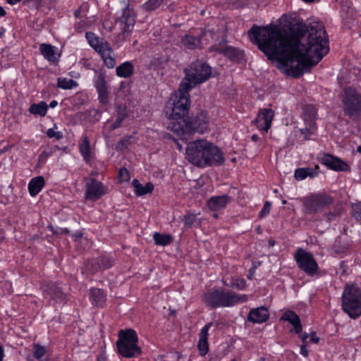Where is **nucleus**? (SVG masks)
I'll use <instances>...</instances> for the list:
<instances>
[{
  "instance_id": "nucleus-47",
  "label": "nucleus",
  "mask_w": 361,
  "mask_h": 361,
  "mask_svg": "<svg viewBox=\"0 0 361 361\" xmlns=\"http://www.w3.org/2000/svg\"><path fill=\"white\" fill-rule=\"evenodd\" d=\"M232 287L238 290H243L246 287V281L243 279H236L233 283Z\"/></svg>"
},
{
  "instance_id": "nucleus-35",
  "label": "nucleus",
  "mask_w": 361,
  "mask_h": 361,
  "mask_svg": "<svg viewBox=\"0 0 361 361\" xmlns=\"http://www.w3.org/2000/svg\"><path fill=\"white\" fill-rule=\"evenodd\" d=\"M153 239L157 245L166 246L169 245L173 238L170 234H161L159 232H155L153 235Z\"/></svg>"
},
{
  "instance_id": "nucleus-13",
  "label": "nucleus",
  "mask_w": 361,
  "mask_h": 361,
  "mask_svg": "<svg viewBox=\"0 0 361 361\" xmlns=\"http://www.w3.org/2000/svg\"><path fill=\"white\" fill-rule=\"evenodd\" d=\"M106 193L104 186L95 178H91L86 183L85 197L87 200H97Z\"/></svg>"
},
{
  "instance_id": "nucleus-17",
  "label": "nucleus",
  "mask_w": 361,
  "mask_h": 361,
  "mask_svg": "<svg viewBox=\"0 0 361 361\" xmlns=\"http://www.w3.org/2000/svg\"><path fill=\"white\" fill-rule=\"evenodd\" d=\"M269 317V313L267 308L261 306L259 307L252 309L248 315L247 321L253 324H260L266 322Z\"/></svg>"
},
{
  "instance_id": "nucleus-5",
  "label": "nucleus",
  "mask_w": 361,
  "mask_h": 361,
  "mask_svg": "<svg viewBox=\"0 0 361 361\" xmlns=\"http://www.w3.org/2000/svg\"><path fill=\"white\" fill-rule=\"evenodd\" d=\"M190 91H185L179 85L178 92L173 94L168 102L165 112L166 116L173 120L184 118L188 114L190 105Z\"/></svg>"
},
{
  "instance_id": "nucleus-55",
  "label": "nucleus",
  "mask_w": 361,
  "mask_h": 361,
  "mask_svg": "<svg viewBox=\"0 0 361 361\" xmlns=\"http://www.w3.org/2000/svg\"><path fill=\"white\" fill-rule=\"evenodd\" d=\"M300 338L302 341L303 343L305 344L307 339L309 338L310 335L307 333L299 334Z\"/></svg>"
},
{
  "instance_id": "nucleus-64",
  "label": "nucleus",
  "mask_w": 361,
  "mask_h": 361,
  "mask_svg": "<svg viewBox=\"0 0 361 361\" xmlns=\"http://www.w3.org/2000/svg\"><path fill=\"white\" fill-rule=\"evenodd\" d=\"M357 152L361 153V145L357 148Z\"/></svg>"
},
{
  "instance_id": "nucleus-39",
  "label": "nucleus",
  "mask_w": 361,
  "mask_h": 361,
  "mask_svg": "<svg viewBox=\"0 0 361 361\" xmlns=\"http://www.w3.org/2000/svg\"><path fill=\"white\" fill-rule=\"evenodd\" d=\"M164 0H148L142 4V8L146 11H152L159 8Z\"/></svg>"
},
{
  "instance_id": "nucleus-40",
  "label": "nucleus",
  "mask_w": 361,
  "mask_h": 361,
  "mask_svg": "<svg viewBox=\"0 0 361 361\" xmlns=\"http://www.w3.org/2000/svg\"><path fill=\"white\" fill-rule=\"evenodd\" d=\"M121 21L125 24L123 30L124 32H130L132 30V27L134 25V18L130 16H126V14H124L121 18Z\"/></svg>"
},
{
  "instance_id": "nucleus-26",
  "label": "nucleus",
  "mask_w": 361,
  "mask_h": 361,
  "mask_svg": "<svg viewBox=\"0 0 361 361\" xmlns=\"http://www.w3.org/2000/svg\"><path fill=\"white\" fill-rule=\"evenodd\" d=\"M318 166H315L314 168H298L295 171L294 177L298 180H302L307 177L314 178L318 175Z\"/></svg>"
},
{
  "instance_id": "nucleus-11",
  "label": "nucleus",
  "mask_w": 361,
  "mask_h": 361,
  "mask_svg": "<svg viewBox=\"0 0 361 361\" xmlns=\"http://www.w3.org/2000/svg\"><path fill=\"white\" fill-rule=\"evenodd\" d=\"M294 258L298 267L307 275L312 276L317 274L319 266L312 253L299 247L294 255Z\"/></svg>"
},
{
  "instance_id": "nucleus-49",
  "label": "nucleus",
  "mask_w": 361,
  "mask_h": 361,
  "mask_svg": "<svg viewBox=\"0 0 361 361\" xmlns=\"http://www.w3.org/2000/svg\"><path fill=\"white\" fill-rule=\"evenodd\" d=\"M130 143V137L121 139L117 145V149H123L127 148Z\"/></svg>"
},
{
  "instance_id": "nucleus-20",
  "label": "nucleus",
  "mask_w": 361,
  "mask_h": 361,
  "mask_svg": "<svg viewBox=\"0 0 361 361\" xmlns=\"http://www.w3.org/2000/svg\"><path fill=\"white\" fill-rule=\"evenodd\" d=\"M205 34V30H201V34L198 36H193L190 34H186L181 39L183 45L188 49L201 48V41L203 35Z\"/></svg>"
},
{
  "instance_id": "nucleus-12",
  "label": "nucleus",
  "mask_w": 361,
  "mask_h": 361,
  "mask_svg": "<svg viewBox=\"0 0 361 361\" xmlns=\"http://www.w3.org/2000/svg\"><path fill=\"white\" fill-rule=\"evenodd\" d=\"M42 290L44 295L58 302H64L66 301V294L63 293L61 287L54 282H49L42 286Z\"/></svg>"
},
{
  "instance_id": "nucleus-53",
  "label": "nucleus",
  "mask_w": 361,
  "mask_h": 361,
  "mask_svg": "<svg viewBox=\"0 0 361 361\" xmlns=\"http://www.w3.org/2000/svg\"><path fill=\"white\" fill-rule=\"evenodd\" d=\"M300 353L304 357H307L308 356V350H307V349L306 348V345L304 344V343L300 346Z\"/></svg>"
},
{
  "instance_id": "nucleus-37",
  "label": "nucleus",
  "mask_w": 361,
  "mask_h": 361,
  "mask_svg": "<svg viewBox=\"0 0 361 361\" xmlns=\"http://www.w3.org/2000/svg\"><path fill=\"white\" fill-rule=\"evenodd\" d=\"M57 86L63 90H71L78 86V82L73 79L59 78L57 80Z\"/></svg>"
},
{
  "instance_id": "nucleus-6",
  "label": "nucleus",
  "mask_w": 361,
  "mask_h": 361,
  "mask_svg": "<svg viewBox=\"0 0 361 361\" xmlns=\"http://www.w3.org/2000/svg\"><path fill=\"white\" fill-rule=\"evenodd\" d=\"M138 337L135 331L132 329L121 330L116 346L118 353L126 358L137 357L142 353V349L137 345Z\"/></svg>"
},
{
  "instance_id": "nucleus-27",
  "label": "nucleus",
  "mask_w": 361,
  "mask_h": 361,
  "mask_svg": "<svg viewBox=\"0 0 361 361\" xmlns=\"http://www.w3.org/2000/svg\"><path fill=\"white\" fill-rule=\"evenodd\" d=\"M134 66L130 61L123 62L116 68L117 76L123 78H130L134 74Z\"/></svg>"
},
{
  "instance_id": "nucleus-61",
  "label": "nucleus",
  "mask_w": 361,
  "mask_h": 361,
  "mask_svg": "<svg viewBox=\"0 0 361 361\" xmlns=\"http://www.w3.org/2000/svg\"><path fill=\"white\" fill-rule=\"evenodd\" d=\"M4 238H5V237L4 235V233L1 231H0V241L4 240Z\"/></svg>"
},
{
  "instance_id": "nucleus-14",
  "label": "nucleus",
  "mask_w": 361,
  "mask_h": 361,
  "mask_svg": "<svg viewBox=\"0 0 361 361\" xmlns=\"http://www.w3.org/2000/svg\"><path fill=\"white\" fill-rule=\"evenodd\" d=\"M94 84L98 92V99L99 102L103 104L108 103L109 96L105 73L103 72L97 73L96 71Z\"/></svg>"
},
{
  "instance_id": "nucleus-24",
  "label": "nucleus",
  "mask_w": 361,
  "mask_h": 361,
  "mask_svg": "<svg viewBox=\"0 0 361 361\" xmlns=\"http://www.w3.org/2000/svg\"><path fill=\"white\" fill-rule=\"evenodd\" d=\"M304 120L307 126L314 128L316 126L317 109L312 104H307L302 107Z\"/></svg>"
},
{
  "instance_id": "nucleus-48",
  "label": "nucleus",
  "mask_w": 361,
  "mask_h": 361,
  "mask_svg": "<svg viewBox=\"0 0 361 361\" xmlns=\"http://www.w3.org/2000/svg\"><path fill=\"white\" fill-rule=\"evenodd\" d=\"M118 178L121 181H128L130 179V174L128 171L125 168L120 169Z\"/></svg>"
},
{
  "instance_id": "nucleus-45",
  "label": "nucleus",
  "mask_w": 361,
  "mask_h": 361,
  "mask_svg": "<svg viewBox=\"0 0 361 361\" xmlns=\"http://www.w3.org/2000/svg\"><path fill=\"white\" fill-rule=\"evenodd\" d=\"M271 204L269 202L267 201L264 203V204L263 206V208L259 212V217L260 219H262L266 215L269 214L270 213V211H271Z\"/></svg>"
},
{
  "instance_id": "nucleus-34",
  "label": "nucleus",
  "mask_w": 361,
  "mask_h": 361,
  "mask_svg": "<svg viewBox=\"0 0 361 361\" xmlns=\"http://www.w3.org/2000/svg\"><path fill=\"white\" fill-rule=\"evenodd\" d=\"M39 50L43 56L48 61L52 62L56 61L54 47L51 44H42L39 46Z\"/></svg>"
},
{
  "instance_id": "nucleus-44",
  "label": "nucleus",
  "mask_w": 361,
  "mask_h": 361,
  "mask_svg": "<svg viewBox=\"0 0 361 361\" xmlns=\"http://www.w3.org/2000/svg\"><path fill=\"white\" fill-rule=\"evenodd\" d=\"M52 154V149L50 148L45 149L38 157V165L44 164L47 158Z\"/></svg>"
},
{
  "instance_id": "nucleus-8",
  "label": "nucleus",
  "mask_w": 361,
  "mask_h": 361,
  "mask_svg": "<svg viewBox=\"0 0 361 361\" xmlns=\"http://www.w3.org/2000/svg\"><path fill=\"white\" fill-rule=\"evenodd\" d=\"M184 125L180 122H173L170 127L171 130L179 135H184L185 132L204 133L208 128V118L204 111L197 112L195 116L188 118L183 121Z\"/></svg>"
},
{
  "instance_id": "nucleus-50",
  "label": "nucleus",
  "mask_w": 361,
  "mask_h": 361,
  "mask_svg": "<svg viewBox=\"0 0 361 361\" xmlns=\"http://www.w3.org/2000/svg\"><path fill=\"white\" fill-rule=\"evenodd\" d=\"M340 244H341V240L336 239L334 244V248L336 252H337V253L343 252L348 249L347 246L345 245L343 247H341Z\"/></svg>"
},
{
  "instance_id": "nucleus-28",
  "label": "nucleus",
  "mask_w": 361,
  "mask_h": 361,
  "mask_svg": "<svg viewBox=\"0 0 361 361\" xmlns=\"http://www.w3.org/2000/svg\"><path fill=\"white\" fill-rule=\"evenodd\" d=\"M45 184L44 178L42 176H37L32 178L28 184V190L31 196L37 195Z\"/></svg>"
},
{
  "instance_id": "nucleus-33",
  "label": "nucleus",
  "mask_w": 361,
  "mask_h": 361,
  "mask_svg": "<svg viewBox=\"0 0 361 361\" xmlns=\"http://www.w3.org/2000/svg\"><path fill=\"white\" fill-rule=\"evenodd\" d=\"M99 55L108 68H113L116 66V59L113 56V50L110 46L100 53Z\"/></svg>"
},
{
  "instance_id": "nucleus-18",
  "label": "nucleus",
  "mask_w": 361,
  "mask_h": 361,
  "mask_svg": "<svg viewBox=\"0 0 361 361\" xmlns=\"http://www.w3.org/2000/svg\"><path fill=\"white\" fill-rule=\"evenodd\" d=\"M212 49L231 60H240L243 57V52L232 46L219 45Z\"/></svg>"
},
{
  "instance_id": "nucleus-4",
  "label": "nucleus",
  "mask_w": 361,
  "mask_h": 361,
  "mask_svg": "<svg viewBox=\"0 0 361 361\" xmlns=\"http://www.w3.org/2000/svg\"><path fill=\"white\" fill-rule=\"evenodd\" d=\"M184 73L185 76L180 85L181 89L187 92L212 77V67L207 63L197 59L184 69Z\"/></svg>"
},
{
  "instance_id": "nucleus-1",
  "label": "nucleus",
  "mask_w": 361,
  "mask_h": 361,
  "mask_svg": "<svg viewBox=\"0 0 361 361\" xmlns=\"http://www.w3.org/2000/svg\"><path fill=\"white\" fill-rule=\"evenodd\" d=\"M248 35L269 60L287 68L288 75L295 78L310 71L329 51L327 34L319 23L307 26L297 22L288 29L254 25Z\"/></svg>"
},
{
  "instance_id": "nucleus-59",
  "label": "nucleus",
  "mask_w": 361,
  "mask_h": 361,
  "mask_svg": "<svg viewBox=\"0 0 361 361\" xmlns=\"http://www.w3.org/2000/svg\"><path fill=\"white\" fill-rule=\"evenodd\" d=\"M251 139L254 142H257L259 140V137L257 135H252Z\"/></svg>"
},
{
  "instance_id": "nucleus-30",
  "label": "nucleus",
  "mask_w": 361,
  "mask_h": 361,
  "mask_svg": "<svg viewBox=\"0 0 361 361\" xmlns=\"http://www.w3.org/2000/svg\"><path fill=\"white\" fill-rule=\"evenodd\" d=\"M79 151L86 163L91 161V149L88 137L85 136L82 142L79 145Z\"/></svg>"
},
{
  "instance_id": "nucleus-10",
  "label": "nucleus",
  "mask_w": 361,
  "mask_h": 361,
  "mask_svg": "<svg viewBox=\"0 0 361 361\" xmlns=\"http://www.w3.org/2000/svg\"><path fill=\"white\" fill-rule=\"evenodd\" d=\"M334 202V198L326 192L311 194L304 197V213L309 215L317 214L333 204Z\"/></svg>"
},
{
  "instance_id": "nucleus-16",
  "label": "nucleus",
  "mask_w": 361,
  "mask_h": 361,
  "mask_svg": "<svg viewBox=\"0 0 361 361\" xmlns=\"http://www.w3.org/2000/svg\"><path fill=\"white\" fill-rule=\"evenodd\" d=\"M274 111L271 109H263L257 114L255 123L259 130L267 131L271 125Z\"/></svg>"
},
{
  "instance_id": "nucleus-29",
  "label": "nucleus",
  "mask_w": 361,
  "mask_h": 361,
  "mask_svg": "<svg viewBox=\"0 0 361 361\" xmlns=\"http://www.w3.org/2000/svg\"><path fill=\"white\" fill-rule=\"evenodd\" d=\"M134 188L135 192L137 195L142 196L147 195L148 193H151L154 190V185L152 183H147L145 186H143L138 180L134 179L132 183Z\"/></svg>"
},
{
  "instance_id": "nucleus-25",
  "label": "nucleus",
  "mask_w": 361,
  "mask_h": 361,
  "mask_svg": "<svg viewBox=\"0 0 361 361\" xmlns=\"http://www.w3.org/2000/svg\"><path fill=\"white\" fill-rule=\"evenodd\" d=\"M106 294L100 288H91L90 290V300L92 304L96 307H102L106 302Z\"/></svg>"
},
{
  "instance_id": "nucleus-32",
  "label": "nucleus",
  "mask_w": 361,
  "mask_h": 361,
  "mask_svg": "<svg viewBox=\"0 0 361 361\" xmlns=\"http://www.w3.org/2000/svg\"><path fill=\"white\" fill-rule=\"evenodd\" d=\"M343 212V208L342 206L339 204H336L332 210L324 212L323 216L326 221L331 222L339 219Z\"/></svg>"
},
{
  "instance_id": "nucleus-9",
  "label": "nucleus",
  "mask_w": 361,
  "mask_h": 361,
  "mask_svg": "<svg viewBox=\"0 0 361 361\" xmlns=\"http://www.w3.org/2000/svg\"><path fill=\"white\" fill-rule=\"evenodd\" d=\"M342 103L344 116L358 121L361 117V94L354 88L346 87L342 95Z\"/></svg>"
},
{
  "instance_id": "nucleus-2",
  "label": "nucleus",
  "mask_w": 361,
  "mask_h": 361,
  "mask_svg": "<svg viewBox=\"0 0 361 361\" xmlns=\"http://www.w3.org/2000/svg\"><path fill=\"white\" fill-rule=\"evenodd\" d=\"M185 154L189 162L201 168L221 166L225 161L224 154L221 149L203 139L190 142Z\"/></svg>"
},
{
  "instance_id": "nucleus-23",
  "label": "nucleus",
  "mask_w": 361,
  "mask_h": 361,
  "mask_svg": "<svg viewBox=\"0 0 361 361\" xmlns=\"http://www.w3.org/2000/svg\"><path fill=\"white\" fill-rule=\"evenodd\" d=\"M85 37L89 44L99 54L104 51L110 45L106 41H100L93 32H87L85 33Z\"/></svg>"
},
{
  "instance_id": "nucleus-38",
  "label": "nucleus",
  "mask_w": 361,
  "mask_h": 361,
  "mask_svg": "<svg viewBox=\"0 0 361 361\" xmlns=\"http://www.w3.org/2000/svg\"><path fill=\"white\" fill-rule=\"evenodd\" d=\"M94 262L99 267H101L102 269H109L114 264V261L111 258L104 257V256H102V257L97 258L94 260Z\"/></svg>"
},
{
  "instance_id": "nucleus-7",
  "label": "nucleus",
  "mask_w": 361,
  "mask_h": 361,
  "mask_svg": "<svg viewBox=\"0 0 361 361\" xmlns=\"http://www.w3.org/2000/svg\"><path fill=\"white\" fill-rule=\"evenodd\" d=\"M342 309L352 319L361 315V290L357 286L345 285L342 295Z\"/></svg>"
},
{
  "instance_id": "nucleus-3",
  "label": "nucleus",
  "mask_w": 361,
  "mask_h": 361,
  "mask_svg": "<svg viewBox=\"0 0 361 361\" xmlns=\"http://www.w3.org/2000/svg\"><path fill=\"white\" fill-rule=\"evenodd\" d=\"M247 300L245 295H239L231 290L225 291L221 288H213L202 295V301L211 309L232 307Z\"/></svg>"
},
{
  "instance_id": "nucleus-43",
  "label": "nucleus",
  "mask_w": 361,
  "mask_h": 361,
  "mask_svg": "<svg viewBox=\"0 0 361 361\" xmlns=\"http://www.w3.org/2000/svg\"><path fill=\"white\" fill-rule=\"evenodd\" d=\"M170 58L167 55H161V56L154 59V63H152L157 68L161 67L164 68L166 64L169 61Z\"/></svg>"
},
{
  "instance_id": "nucleus-56",
  "label": "nucleus",
  "mask_w": 361,
  "mask_h": 361,
  "mask_svg": "<svg viewBox=\"0 0 361 361\" xmlns=\"http://www.w3.org/2000/svg\"><path fill=\"white\" fill-rule=\"evenodd\" d=\"M57 104H58L57 101H56V100H53V101H51V102L49 103V106H50L51 108H55V107L57 106Z\"/></svg>"
},
{
  "instance_id": "nucleus-51",
  "label": "nucleus",
  "mask_w": 361,
  "mask_h": 361,
  "mask_svg": "<svg viewBox=\"0 0 361 361\" xmlns=\"http://www.w3.org/2000/svg\"><path fill=\"white\" fill-rule=\"evenodd\" d=\"M195 216L193 215H185L184 216L185 225L191 227L195 222Z\"/></svg>"
},
{
  "instance_id": "nucleus-41",
  "label": "nucleus",
  "mask_w": 361,
  "mask_h": 361,
  "mask_svg": "<svg viewBox=\"0 0 361 361\" xmlns=\"http://www.w3.org/2000/svg\"><path fill=\"white\" fill-rule=\"evenodd\" d=\"M33 348V356L37 360H40L46 353L44 347L38 343L35 344Z\"/></svg>"
},
{
  "instance_id": "nucleus-15",
  "label": "nucleus",
  "mask_w": 361,
  "mask_h": 361,
  "mask_svg": "<svg viewBox=\"0 0 361 361\" xmlns=\"http://www.w3.org/2000/svg\"><path fill=\"white\" fill-rule=\"evenodd\" d=\"M321 163L329 169L336 171H346L349 168V166L345 161L329 154L322 155Z\"/></svg>"
},
{
  "instance_id": "nucleus-54",
  "label": "nucleus",
  "mask_w": 361,
  "mask_h": 361,
  "mask_svg": "<svg viewBox=\"0 0 361 361\" xmlns=\"http://www.w3.org/2000/svg\"><path fill=\"white\" fill-rule=\"evenodd\" d=\"M255 269H256L255 267H251L249 269L248 274L247 276L248 279H252V277L254 276V274H255Z\"/></svg>"
},
{
  "instance_id": "nucleus-42",
  "label": "nucleus",
  "mask_w": 361,
  "mask_h": 361,
  "mask_svg": "<svg viewBox=\"0 0 361 361\" xmlns=\"http://www.w3.org/2000/svg\"><path fill=\"white\" fill-rule=\"evenodd\" d=\"M57 128L56 124L54 125V128H49L47 131V135L49 138L54 137L55 139L59 140L63 138V133L61 131H56L55 129Z\"/></svg>"
},
{
  "instance_id": "nucleus-58",
  "label": "nucleus",
  "mask_w": 361,
  "mask_h": 361,
  "mask_svg": "<svg viewBox=\"0 0 361 361\" xmlns=\"http://www.w3.org/2000/svg\"><path fill=\"white\" fill-rule=\"evenodd\" d=\"M6 14V12L5 11V10L3 8V7H1L0 6V16L1 17H3V16H5Z\"/></svg>"
},
{
  "instance_id": "nucleus-60",
  "label": "nucleus",
  "mask_w": 361,
  "mask_h": 361,
  "mask_svg": "<svg viewBox=\"0 0 361 361\" xmlns=\"http://www.w3.org/2000/svg\"><path fill=\"white\" fill-rule=\"evenodd\" d=\"M48 228L50 231H51L54 234L57 233V232L54 230V228L53 226H49Z\"/></svg>"
},
{
  "instance_id": "nucleus-62",
  "label": "nucleus",
  "mask_w": 361,
  "mask_h": 361,
  "mask_svg": "<svg viewBox=\"0 0 361 361\" xmlns=\"http://www.w3.org/2000/svg\"><path fill=\"white\" fill-rule=\"evenodd\" d=\"M5 32H6V30L4 28L1 27V29L0 30V37H1L4 35Z\"/></svg>"
},
{
  "instance_id": "nucleus-63",
  "label": "nucleus",
  "mask_w": 361,
  "mask_h": 361,
  "mask_svg": "<svg viewBox=\"0 0 361 361\" xmlns=\"http://www.w3.org/2000/svg\"><path fill=\"white\" fill-rule=\"evenodd\" d=\"M269 243L271 246H273L274 245V240H269Z\"/></svg>"
},
{
  "instance_id": "nucleus-36",
  "label": "nucleus",
  "mask_w": 361,
  "mask_h": 361,
  "mask_svg": "<svg viewBox=\"0 0 361 361\" xmlns=\"http://www.w3.org/2000/svg\"><path fill=\"white\" fill-rule=\"evenodd\" d=\"M126 109L124 106H119L117 109V116L115 121L111 125L110 130H114L119 128L126 117Z\"/></svg>"
},
{
  "instance_id": "nucleus-46",
  "label": "nucleus",
  "mask_w": 361,
  "mask_h": 361,
  "mask_svg": "<svg viewBox=\"0 0 361 361\" xmlns=\"http://www.w3.org/2000/svg\"><path fill=\"white\" fill-rule=\"evenodd\" d=\"M316 130V126L314 128H311L306 125V127L303 129H300V132L304 135V137L305 140L310 139V135L314 133Z\"/></svg>"
},
{
  "instance_id": "nucleus-52",
  "label": "nucleus",
  "mask_w": 361,
  "mask_h": 361,
  "mask_svg": "<svg viewBox=\"0 0 361 361\" xmlns=\"http://www.w3.org/2000/svg\"><path fill=\"white\" fill-rule=\"evenodd\" d=\"M310 341L314 343H317L319 341V337H317L316 336V333L315 332H312L310 334Z\"/></svg>"
},
{
  "instance_id": "nucleus-31",
  "label": "nucleus",
  "mask_w": 361,
  "mask_h": 361,
  "mask_svg": "<svg viewBox=\"0 0 361 361\" xmlns=\"http://www.w3.org/2000/svg\"><path fill=\"white\" fill-rule=\"evenodd\" d=\"M48 106L45 102H40L37 104H32L29 107V112L33 115H38L41 117L45 116L47 113Z\"/></svg>"
},
{
  "instance_id": "nucleus-22",
  "label": "nucleus",
  "mask_w": 361,
  "mask_h": 361,
  "mask_svg": "<svg viewBox=\"0 0 361 361\" xmlns=\"http://www.w3.org/2000/svg\"><path fill=\"white\" fill-rule=\"evenodd\" d=\"M230 200L231 197L226 195L212 197L207 200V206L212 211H219L226 207Z\"/></svg>"
},
{
  "instance_id": "nucleus-19",
  "label": "nucleus",
  "mask_w": 361,
  "mask_h": 361,
  "mask_svg": "<svg viewBox=\"0 0 361 361\" xmlns=\"http://www.w3.org/2000/svg\"><path fill=\"white\" fill-rule=\"evenodd\" d=\"M281 321L288 322L293 327L296 334H301L302 326L299 316L292 310L286 311L280 318Z\"/></svg>"
},
{
  "instance_id": "nucleus-21",
  "label": "nucleus",
  "mask_w": 361,
  "mask_h": 361,
  "mask_svg": "<svg viewBox=\"0 0 361 361\" xmlns=\"http://www.w3.org/2000/svg\"><path fill=\"white\" fill-rule=\"evenodd\" d=\"M212 323L207 324L200 332V339L198 341V350L201 356H204L209 351L208 343V331L212 326Z\"/></svg>"
},
{
  "instance_id": "nucleus-57",
  "label": "nucleus",
  "mask_w": 361,
  "mask_h": 361,
  "mask_svg": "<svg viewBox=\"0 0 361 361\" xmlns=\"http://www.w3.org/2000/svg\"><path fill=\"white\" fill-rule=\"evenodd\" d=\"M21 0H6L7 3L11 5H14L18 2H20Z\"/></svg>"
}]
</instances>
